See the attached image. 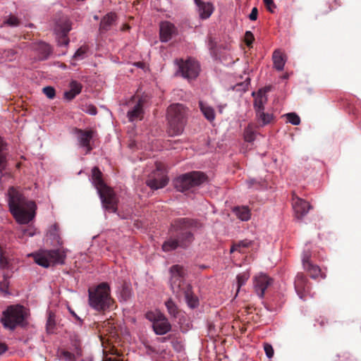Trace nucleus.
<instances>
[{
    "label": "nucleus",
    "mask_w": 361,
    "mask_h": 361,
    "mask_svg": "<svg viewBox=\"0 0 361 361\" xmlns=\"http://www.w3.org/2000/svg\"><path fill=\"white\" fill-rule=\"evenodd\" d=\"M188 109L180 104H173L167 109L169 133L171 135H177L183 133L187 122Z\"/></svg>",
    "instance_id": "5"
},
{
    "label": "nucleus",
    "mask_w": 361,
    "mask_h": 361,
    "mask_svg": "<svg viewBox=\"0 0 361 361\" xmlns=\"http://www.w3.org/2000/svg\"><path fill=\"white\" fill-rule=\"evenodd\" d=\"M71 30V27L69 24L67 23V24L64 25V27L63 28V32H64L65 35L66 33H68Z\"/></svg>",
    "instance_id": "55"
},
{
    "label": "nucleus",
    "mask_w": 361,
    "mask_h": 361,
    "mask_svg": "<svg viewBox=\"0 0 361 361\" xmlns=\"http://www.w3.org/2000/svg\"><path fill=\"white\" fill-rule=\"evenodd\" d=\"M6 350H7V346L4 343H0V355L3 354Z\"/></svg>",
    "instance_id": "54"
},
{
    "label": "nucleus",
    "mask_w": 361,
    "mask_h": 361,
    "mask_svg": "<svg viewBox=\"0 0 361 361\" xmlns=\"http://www.w3.org/2000/svg\"><path fill=\"white\" fill-rule=\"evenodd\" d=\"M61 357L66 361H74L75 360L74 354L67 350L61 351Z\"/></svg>",
    "instance_id": "45"
},
{
    "label": "nucleus",
    "mask_w": 361,
    "mask_h": 361,
    "mask_svg": "<svg viewBox=\"0 0 361 361\" xmlns=\"http://www.w3.org/2000/svg\"><path fill=\"white\" fill-rule=\"evenodd\" d=\"M244 140L246 142H251L255 139V131L254 128V126L251 123L248 124V126L245 128L244 130Z\"/></svg>",
    "instance_id": "32"
},
{
    "label": "nucleus",
    "mask_w": 361,
    "mask_h": 361,
    "mask_svg": "<svg viewBox=\"0 0 361 361\" xmlns=\"http://www.w3.org/2000/svg\"><path fill=\"white\" fill-rule=\"evenodd\" d=\"M196 6L198 8V13L201 19H207L213 13L214 11V6L213 4L210 2H204L201 1Z\"/></svg>",
    "instance_id": "16"
},
{
    "label": "nucleus",
    "mask_w": 361,
    "mask_h": 361,
    "mask_svg": "<svg viewBox=\"0 0 361 361\" xmlns=\"http://www.w3.org/2000/svg\"><path fill=\"white\" fill-rule=\"evenodd\" d=\"M263 1H264V4L267 9L271 13H274V9L276 7L274 1L273 0H263Z\"/></svg>",
    "instance_id": "48"
},
{
    "label": "nucleus",
    "mask_w": 361,
    "mask_h": 361,
    "mask_svg": "<svg viewBox=\"0 0 361 361\" xmlns=\"http://www.w3.org/2000/svg\"><path fill=\"white\" fill-rule=\"evenodd\" d=\"M178 71L181 75L188 80L196 78L200 73V64L193 59H188L185 61L180 59L178 62Z\"/></svg>",
    "instance_id": "9"
},
{
    "label": "nucleus",
    "mask_w": 361,
    "mask_h": 361,
    "mask_svg": "<svg viewBox=\"0 0 361 361\" xmlns=\"http://www.w3.org/2000/svg\"><path fill=\"white\" fill-rule=\"evenodd\" d=\"M287 121L294 126H298L300 123V118L295 113H288L286 114Z\"/></svg>",
    "instance_id": "37"
},
{
    "label": "nucleus",
    "mask_w": 361,
    "mask_h": 361,
    "mask_svg": "<svg viewBox=\"0 0 361 361\" xmlns=\"http://www.w3.org/2000/svg\"><path fill=\"white\" fill-rule=\"evenodd\" d=\"M252 244V242L251 240H249L247 239H245L240 241H238V243H233L230 252L233 253L235 251H238L239 252H243V249L249 247Z\"/></svg>",
    "instance_id": "27"
},
{
    "label": "nucleus",
    "mask_w": 361,
    "mask_h": 361,
    "mask_svg": "<svg viewBox=\"0 0 361 361\" xmlns=\"http://www.w3.org/2000/svg\"><path fill=\"white\" fill-rule=\"evenodd\" d=\"M82 87V85L76 80H72L70 82V90L76 95L80 93Z\"/></svg>",
    "instance_id": "38"
},
{
    "label": "nucleus",
    "mask_w": 361,
    "mask_h": 361,
    "mask_svg": "<svg viewBox=\"0 0 361 361\" xmlns=\"http://www.w3.org/2000/svg\"><path fill=\"white\" fill-rule=\"evenodd\" d=\"M13 265L11 263L9 259H8L1 253L0 255V269L2 271V274L4 271L13 272Z\"/></svg>",
    "instance_id": "30"
},
{
    "label": "nucleus",
    "mask_w": 361,
    "mask_h": 361,
    "mask_svg": "<svg viewBox=\"0 0 361 361\" xmlns=\"http://www.w3.org/2000/svg\"><path fill=\"white\" fill-rule=\"evenodd\" d=\"M28 310L20 305H10L3 312L1 323L6 329L13 331L16 327L27 325Z\"/></svg>",
    "instance_id": "4"
},
{
    "label": "nucleus",
    "mask_w": 361,
    "mask_h": 361,
    "mask_svg": "<svg viewBox=\"0 0 361 361\" xmlns=\"http://www.w3.org/2000/svg\"><path fill=\"white\" fill-rule=\"evenodd\" d=\"M257 15H258V10L256 7H254L252 9L250 14L249 15L250 20H256L257 18Z\"/></svg>",
    "instance_id": "52"
},
{
    "label": "nucleus",
    "mask_w": 361,
    "mask_h": 361,
    "mask_svg": "<svg viewBox=\"0 0 361 361\" xmlns=\"http://www.w3.org/2000/svg\"><path fill=\"white\" fill-rule=\"evenodd\" d=\"M4 23L5 24H7L10 26H13V27H16V26H18L20 24V20L19 19L14 16H10L5 21H4Z\"/></svg>",
    "instance_id": "44"
},
{
    "label": "nucleus",
    "mask_w": 361,
    "mask_h": 361,
    "mask_svg": "<svg viewBox=\"0 0 361 361\" xmlns=\"http://www.w3.org/2000/svg\"><path fill=\"white\" fill-rule=\"evenodd\" d=\"M117 18L116 13H109L104 16L100 22L99 30L102 32L108 31L114 24Z\"/></svg>",
    "instance_id": "21"
},
{
    "label": "nucleus",
    "mask_w": 361,
    "mask_h": 361,
    "mask_svg": "<svg viewBox=\"0 0 361 361\" xmlns=\"http://www.w3.org/2000/svg\"><path fill=\"white\" fill-rule=\"evenodd\" d=\"M76 94H75L73 92H72L71 90L67 91L64 93V97L67 99L68 100H72L75 98Z\"/></svg>",
    "instance_id": "53"
},
{
    "label": "nucleus",
    "mask_w": 361,
    "mask_h": 361,
    "mask_svg": "<svg viewBox=\"0 0 361 361\" xmlns=\"http://www.w3.org/2000/svg\"><path fill=\"white\" fill-rule=\"evenodd\" d=\"M194 1H195V4H199L201 1V0H194Z\"/></svg>",
    "instance_id": "59"
},
{
    "label": "nucleus",
    "mask_w": 361,
    "mask_h": 361,
    "mask_svg": "<svg viewBox=\"0 0 361 361\" xmlns=\"http://www.w3.org/2000/svg\"><path fill=\"white\" fill-rule=\"evenodd\" d=\"M255 39L254 35L250 31H246L245 34V42L247 47H250Z\"/></svg>",
    "instance_id": "47"
},
{
    "label": "nucleus",
    "mask_w": 361,
    "mask_h": 361,
    "mask_svg": "<svg viewBox=\"0 0 361 361\" xmlns=\"http://www.w3.org/2000/svg\"><path fill=\"white\" fill-rule=\"evenodd\" d=\"M87 51V48L86 47H80L75 53L73 56V59L75 60H81L84 59L85 55Z\"/></svg>",
    "instance_id": "39"
},
{
    "label": "nucleus",
    "mask_w": 361,
    "mask_h": 361,
    "mask_svg": "<svg viewBox=\"0 0 361 361\" xmlns=\"http://www.w3.org/2000/svg\"><path fill=\"white\" fill-rule=\"evenodd\" d=\"M66 250L59 248L43 250L34 256L35 262L39 266L47 268L50 266L65 264Z\"/></svg>",
    "instance_id": "7"
},
{
    "label": "nucleus",
    "mask_w": 361,
    "mask_h": 361,
    "mask_svg": "<svg viewBox=\"0 0 361 361\" xmlns=\"http://www.w3.org/2000/svg\"><path fill=\"white\" fill-rule=\"evenodd\" d=\"M202 182H175L174 187L177 190L186 192L190 188L199 185Z\"/></svg>",
    "instance_id": "28"
},
{
    "label": "nucleus",
    "mask_w": 361,
    "mask_h": 361,
    "mask_svg": "<svg viewBox=\"0 0 361 361\" xmlns=\"http://www.w3.org/2000/svg\"><path fill=\"white\" fill-rule=\"evenodd\" d=\"M75 133L77 135L79 145L82 147H85L87 153H90L93 149L90 145V142L94 136L95 131L92 129L82 130L75 128Z\"/></svg>",
    "instance_id": "10"
},
{
    "label": "nucleus",
    "mask_w": 361,
    "mask_h": 361,
    "mask_svg": "<svg viewBox=\"0 0 361 361\" xmlns=\"http://www.w3.org/2000/svg\"><path fill=\"white\" fill-rule=\"evenodd\" d=\"M265 90H259L254 101V108L255 113L264 110V104L267 102Z\"/></svg>",
    "instance_id": "18"
},
{
    "label": "nucleus",
    "mask_w": 361,
    "mask_h": 361,
    "mask_svg": "<svg viewBox=\"0 0 361 361\" xmlns=\"http://www.w3.org/2000/svg\"><path fill=\"white\" fill-rule=\"evenodd\" d=\"M92 180H103L102 173L97 166H94L92 169Z\"/></svg>",
    "instance_id": "43"
},
{
    "label": "nucleus",
    "mask_w": 361,
    "mask_h": 361,
    "mask_svg": "<svg viewBox=\"0 0 361 361\" xmlns=\"http://www.w3.org/2000/svg\"><path fill=\"white\" fill-rule=\"evenodd\" d=\"M264 350L265 351V353H266L267 356L269 358H271V357H273V355H274V349H273L271 345H270L269 343H265L264 345Z\"/></svg>",
    "instance_id": "50"
},
{
    "label": "nucleus",
    "mask_w": 361,
    "mask_h": 361,
    "mask_svg": "<svg viewBox=\"0 0 361 361\" xmlns=\"http://www.w3.org/2000/svg\"><path fill=\"white\" fill-rule=\"evenodd\" d=\"M71 313L77 320L82 323V320L80 319V318L73 311H71Z\"/></svg>",
    "instance_id": "56"
},
{
    "label": "nucleus",
    "mask_w": 361,
    "mask_h": 361,
    "mask_svg": "<svg viewBox=\"0 0 361 361\" xmlns=\"http://www.w3.org/2000/svg\"><path fill=\"white\" fill-rule=\"evenodd\" d=\"M121 295L125 300H128L131 295V289L128 286L124 285L122 288Z\"/></svg>",
    "instance_id": "49"
},
{
    "label": "nucleus",
    "mask_w": 361,
    "mask_h": 361,
    "mask_svg": "<svg viewBox=\"0 0 361 361\" xmlns=\"http://www.w3.org/2000/svg\"><path fill=\"white\" fill-rule=\"evenodd\" d=\"M274 66L277 71H282L286 63L285 55L281 50L276 49L272 54Z\"/></svg>",
    "instance_id": "22"
},
{
    "label": "nucleus",
    "mask_w": 361,
    "mask_h": 361,
    "mask_svg": "<svg viewBox=\"0 0 361 361\" xmlns=\"http://www.w3.org/2000/svg\"><path fill=\"white\" fill-rule=\"evenodd\" d=\"M304 269L309 273L310 277L312 279H317L319 276H321L322 279L326 278L325 274L322 273L320 268L312 263L304 267Z\"/></svg>",
    "instance_id": "26"
},
{
    "label": "nucleus",
    "mask_w": 361,
    "mask_h": 361,
    "mask_svg": "<svg viewBox=\"0 0 361 361\" xmlns=\"http://www.w3.org/2000/svg\"><path fill=\"white\" fill-rule=\"evenodd\" d=\"M292 204L295 212V216L298 219H302L312 208L308 202L295 195L293 197Z\"/></svg>",
    "instance_id": "12"
},
{
    "label": "nucleus",
    "mask_w": 361,
    "mask_h": 361,
    "mask_svg": "<svg viewBox=\"0 0 361 361\" xmlns=\"http://www.w3.org/2000/svg\"><path fill=\"white\" fill-rule=\"evenodd\" d=\"M143 103L141 99H138L132 109L128 111V117L130 121H134L137 119L141 120L143 117Z\"/></svg>",
    "instance_id": "17"
},
{
    "label": "nucleus",
    "mask_w": 361,
    "mask_h": 361,
    "mask_svg": "<svg viewBox=\"0 0 361 361\" xmlns=\"http://www.w3.org/2000/svg\"><path fill=\"white\" fill-rule=\"evenodd\" d=\"M163 314L159 312V313H154L153 312H148L146 313L145 317L146 319H147L149 321L152 322V324L155 323L157 320L159 319L160 317H161Z\"/></svg>",
    "instance_id": "40"
},
{
    "label": "nucleus",
    "mask_w": 361,
    "mask_h": 361,
    "mask_svg": "<svg viewBox=\"0 0 361 361\" xmlns=\"http://www.w3.org/2000/svg\"><path fill=\"white\" fill-rule=\"evenodd\" d=\"M208 179L205 173L201 171H191L180 175L176 180H207Z\"/></svg>",
    "instance_id": "19"
},
{
    "label": "nucleus",
    "mask_w": 361,
    "mask_h": 361,
    "mask_svg": "<svg viewBox=\"0 0 361 361\" xmlns=\"http://www.w3.org/2000/svg\"><path fill=\"white\" fill-rule=\"evenodd\" d=\"M199 106L202 113L209 121L212 122L214 120L215 112L212 107L208 106L202 101L199 102Z\"/></svg>",
    "instance_id": "25"
},
{
    "label": "nucleus",
    "mask_w": 361,
    "mask_h": 361,
    "mask_svg": "<svg viewBox=\"0 0 361 361\" xmlns=\"http://www.w3.org/2000/svg\"><path fill=\"white\" fill-rule=\"evenodd\" d=\"M75 341L76 342H78V341L80 342V339L78 338V336H75Z\"/></svg>",
    "instance_id": "60"
},
{
    "label": "nucleus",
    "mask_w": 361,
    "mask_h": 361,
    "mask_svg": "<svg viewBox=\"0 0 361 361\" xmlns=\"http://www.w3.org/2000/svg\"><path fill=\"white\" fill-rule=\"evenodd\" d=\"M130 29V26L127 24L123 25L122 28L123 30H128Z\"/></svg>",
    "instance_id": "58"
},
{
    "label": "nucleus",
    "mask_w": 361,
    "mask_h": 361,
    "mask_svg": "<svg viewBox=\"0 0 361 361\" xmlns=\"http://www.w3.org/2000/svg\"><path fill=\"white\" fill-rule=\"evenodd\" d=\"M233 212L241 221H248L251 216L250 210L248 208V207H246V206L235 207L233 209Z\"/></svg>",
    "instance_id": "23"
},
{
    "label": "nucleus",
    "mask_w": 361,
    "mask_h": 361,
    "mask_svg": "<svg viewBox=\"0 0 361 361\" xmlns=\"http://www.w3.org/2000/svg\"><path fill=\"white\" fill-rule=\"evenodd\" d=\"M92 183L99 195L104 207L111 212H116L118 198L113 188L107 185L106 182Z\"/></svg>",
    "instance_id": "8"
},
{
    "label": "nucleus",
    "mask_w": 361,
    "mask_h": 361,
    "mask_svg": "<svg viewBox=\"0 0 361 361\" xmlns=\"http://www.w3.org/2000/svg\"><path fill=\"white\" fill-rule=\"evenodd\" d=\"M104 361H121V360L116 359V358L108 357Z\"/></svg>",
    "instance_id": "57"
},
{
    "label": "nucleus",
    "mask_w": 361,
    "mask_h": 361,
    "mask_svg": "<svg viewBox=\"0 0 361 361\" xmlns=\"http://www.w3.org/2000/svg\"><path fill=\"white\" fill-rule=\"evenodd\" d=\"M167 182H146V186L149 188L151 192L156 190L164 188L166 185Z\"/></svg>",
    "instance_id": "36"
},
{
    "label": "nucleus",
    "mask_w": 361,
    "mask_h": 361,
    "mask_svg": "<svg viewBox=\"0 0 361 361\" xmlns=\"http://www.w3.org/2000/svg\"><path fill=\"white\" fill-rule=\"evenodd\" d=\"M84 111L90 115H96L97 114L96 106L92 104L86 106V109Z\"/></svg>",
    "instance_id": "51"
},
{
    "label": "nucleus",
    "mask_w": 361,
    "mask_h": 361,
    "mask_svg": "<svg viewBox=\"0 0 361 361\" xmlns=\"http://www.w3.org/2000/svg\"><path fill=\"white\" fill-rule=\"evenodd\" d=\"M13 271H4L3 273V281L0 282V290L4 293H7L8 286H9V281L8 279L12 276Z\"/></svg>",
    "instance_id": "33"
},
{
    "label": "nucleus",
    "mask_w": 361,
    "mask_h": 361,
    "mask_svg": "<svg viewBox=\"0 0 361 361\" xmlns=\"http://www.w3.org/2000/svg\"><path fill=\"white\" fill-rule=\"evenodd\" d=\"M171 288L176 298H183L190 308H195L199 305L197 296L193 294L192 286L185 279V271L180 265H173L170 269Z\"/></svg>",
    "instance_id": "3"
},
{
    "label": "nucleus",
    "mask_w": 361,
    "mask_h": 361,
    "mask_svg": "<svg viewBox=\"0 0 361 361\" xmlns=\"http://www.w3.org/2000/svg\"><path fill=\"white\" fill-rule=\"evenodd\" d=\"M250 276V274L249 271H244L237 276L238 291H239L241 286L245 284Z\"/></svg>",
    "instance_id": "35"
},
{
    "label": "nucleus",
    "mask_w": 361,
    "mask_h": 361,
    "mask_svg": "<svg viewBox=\"0 0 361 361\" xmlns=\"http://www.w3.org/2000/svg\"><path fill=\"white\" fill-rule=\"evenodd\" d=\"M176 33V27L170 22L165 21L160 24V39L166 42Z\"/></svg>",
    "instance_id": "14"
},
{
    "label": "nucleus",
    "mask_w": 361,
    "mask_h": 361,
    "mask_svg": "<svg viewBox=\"0 0 361 361\" xmlns=\"http://www.w3.org/2000/svg\"><path fill=\"white\" fill-rule=\"evenodd\" d=\"M165 305L167 308L169 314L173 317H176L179 310L176 303L171 299H169L165 302Z\"/></svg>",
    "instance_id": "34"
},
{
    "label": "nucleus",
    "mask_w": 361,
    "mask_h": 361,
    "mask_svg": "<svg viewBox=\"0 0 361 361\" xmlns=\"http://www.w3.org/2000/svg\"><path fill=\"white\" fill-rule=\"evenodd\" d=\"M294 286L297 294L301 299H304L310 293V288L308 281L303 273H298L296 275Z\"/></svg>",
    "instance_id": "13"
},
{
    "label": "nucleus",
    "mask_w": 361,
    "mask_h": 361,
    "mask_svg": "<svg viewBox=\"0 0 361 361\" xmlns=\"http://www.w3.org/2000/svg\"><path fill=\"white\" fill-rule=\"evenodd\" d=\"M9 210L21 224H28L35 216L37 209L34 201L27 200L21 192L11 187L8 191Z\"/></svg>",
    "instance_id": "2"
},
{
    "label": "nucleus",
    "mask_w": 361,
    "mask_h": 361,
    "mask_svg": "<svg viewBox=\"0 0 361 361\" xmlns=\"http://www.w3.org/2000/svg\"><path fill=\"white\" fill-rule=\"evenodd\" d=\"M114 303L110 295V287L106 283L99 284L94 290L89 289V304L97 311H104Z\"/></svg>",
    "instance_id": "6"
},
{
    "label": "nucleus",
    "mask_w": 361,
    "mask_h": 361,
    "mask_svg": "<svg viewBox=\"0 0 361 361\" xmlns=\"http://www.w3.org/2000/svg\"><path fill=\"white\" fill-rule=\"evenodd\" d=\"M37 51L39 54V59L41 60L47 59L52 52L51 47L45 42H39L36 47Z\"/></svg>",
    "instance_id": "24"
},
{
    "label": "nucleus",
    "mask_w": 361,
    "mask_h": 361,
    "mask_svg": "<svg viewBox=\"0 0 361 361\" xmlns=\"http://www.w3.org/2000/svg\"><path fill=\"white\" fill-rule=\"evenodd\" d=\"M155 170L153 171L149 180H169L166 176V169L164 164L158 162L155 164Z\"/></svg>",
    "instance_id": "20"
},
{
    "label": "nucleus",
    "mask_w": 361,
    "mask_h": 361,
    "mask_svg": "<svg viewBox=\"0 0 361 361\" xmlns=\"http://www.w3.org/2000/svg\"><path fill=\"white\" fill-rule=\"evenodd\" d=\"M56 315L52 311L48 312V317L46 324V329L48 334H52L56 327Z\"/></svg>",
    "instance_id": "29"
},
{
    "label": "nucleus",
    "mask_w": 361,
    "mask_h": 361,
    "mask_svg": "<svg viewBox=\"0 0 361 361\" xmlns=\"http://www.w3.org/2000/svg\"><path fill=\"white\" fill-rule=\"evenodd\" d=\"M202 224L197 219L190 218H177L170 226V236L162 245L164 252H170L180 247L188 248L195 240V233L201 230Z\"/></svg>",
    "instance_id": "1"
},
{
    "label": "nucleus",
    "mask_w": 361,
    "mask_h": 361,
    "mask_svg": "<svg viewBox=\"0 0 361 361\" xmlns=\"http://www.w3.org/2000/svg\"><path fill=\"white\" fill-rule=\"evenodd\" d=\"M311 257V253L309 250L304 251L302 255V262L303 267L310 264L311 262L310 259Z\"/></svg>",
    "instance_id": "46"
},
{
    "label": "nucleus",
    "mask_w": 361,
    "mask_h": 361,
    "mask_svg": "<svg viewBox=\"0 0 361 361\" xmlns=\"http://www.w3.org/2000/svg\"><path fill=\"white\" fill-rule=\"evenodd\" d=\"M42 92L49 99H54L55 97V89L51 86H47L44 87L42 89Z\"/></svg>",
    "instance_id": "41"
},
{
    "label": "nucleus",
    "mask_w": 361,
    "mask_h": 361,
    "mask_svg": "<svg viewBox=\"0 0 361 361\" xmlns=\"http://www.w3.org/2000/svg\"><path fill=\"white\" fill-rule=\"evenodd\" d=\"M152 328L157 335H164L171 329V325L168 319L163 314L152 324Z\"/></svg>",
    "instance_id": "15"
},
{
    "label": "nucleus",
    "mask_w": 361,
    "mask_h": 361,
    "mask_svg": "<svg viewBox=\"0 0 361 361\" xmlns=\"http://www.w3.org/2000/svg\"><path fill=\"white\" fill-rule=\"evenodd\" d=\"M17 52L14 49L5 50L3 53V58L11 61L15 59Z\"/></svg>",
    "instance_id": "42"
},
{
    "label": "nucleus",
    "mask_w": 361,
    "mask_h": 361,
    "mask_svg": "<svg viewBox=\"0 0 361 361\" xmlns=\"http://www.w3.org/2000/svg\"><path fill=\"white\" fill-rule=\"evenodd\" d=\"M273 283V279L267 274H260L254 279V287L259 297L263 298L265 290Z\"/></svg>",
    "instance_id": "11"
},
{
    "label": "nucleus",
    "mask_w": 361,
    "mask_h": 361,
    "mask_svg": "<svg viewBox=\"0 0 361 361\" xmlns=\"http://www.w3.org/2000/svg\"><path fill=\"white\" fill-rule=\"evenodd\" d=\"M140 62H138V63H137V66H140Z\"/></svg>",
    "instance_id": "61"
},
{
    "label": "nucleus",
    "mask_w": 361,
    "mask_h": 361,
    "mask_svg": "<svg viewBox=\"0 0 361 361\" xmlns=\"http://www.w3.org/2000/svg\"><path fill=\"white\" fill-rule=\"evenodd\" d=\"M256 116L258 120L262 122V126L270 123L274 118L272 114L265 113L264 111L256 113Z\"/></svg>",
    "instance_id": "31"
}]
</instances>
